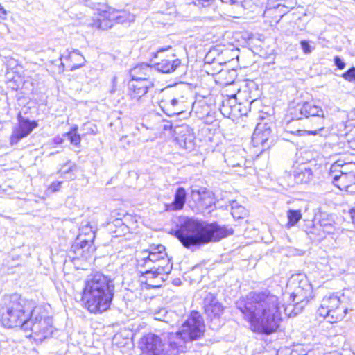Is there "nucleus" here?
I'll list each match as a JSON object with an SVG mask.
<instances>
[{
	"label": "nucleus",
	"instance_id": "nucleus-33",
	"mask_svg": "<svg viewBox=\"0 0 355 355\" xmlns=\"http://www.w3.org/2000/svg\"><path fill=\"white\" fill-rule=\"evenodd\" d=\"M223 3L234 6L236 7L243 6L245 0H220Z\"/></svg>",
	"mask_w": 355,
	"mask_h": 355
},
{
	"label": "nucleus",
	"instance_id": "nucleus-49",
	"mask_svg": "<svg viewBox=\"0 0 355 355\" xmlns=\"http://www.w3.org/2000/svg\"><path fill=\"white\" fill-rule=\"evenodd\" d=\"M63 57H64V55H62L60 57V60H62Z\"/></svg>",
	"mask_w": 355,
	"mask_h": 355
},
{
	"label": "nucleus",
	"instance_id": "nucleus-23",
	"mask_svg": "<svg viewBox=\"0 0 355 355\" xmlns=\"http://www.w3.org/2000/svg\"><path fill=\"white\" fill-rule=\"evenodd\" d=\"M145 254L147 252H144ZM165 247L163 245H157L155 247H150L147 259L155 264H166L169 263V260L166 257Z\"/></svg>",
	"mask_w": 355,
	"mask_h": 355
},
{
	"label": "nucleus",
	"instance_id": "nucleus-7",
	"mask_svg": "<svg viewBox=\"0 0 355 355\" xmlns=\"http://www.w3.org/2000/svg\"><path fill=\"white\" fill-rule=\"evenodd\" d=\"M134 20L135 15L130 12L109 8L99 12L98 17L94 19L91 25L98 29L107 30L111 28L114 23L123 24Z\"/></svg>",
	"mask_w": 355,
	"mask_h": 355
},
{
	"label": "nucleus",
	"instance_id": "nucleus-47",
	"mask_svg": "<svg viewBox=\"0 0 355 355\" xmlns=\"http://www.w3.org/2000/svg\"><path fill=\"white\" fill-rule=\"evenodd\" d=\"M60 65L62 67V68L64 67V64L62 63V62H60Z\"/></svg>",
	"mask_w": 355,
	"mask_h": 355
},
{
	"label": "nucleus",
	"instance_id": "nucleus-40",
	"mask_svg": "<svg viewBox=\"0 0 355 355\" xmlns=\"http://www.w3.org/2000/svg\"><path fill=\"white\" fill-rule=\"evenodd\" d=\"M220 112L223 115L230 114V112H228V107L225 105L224 102L223 103L222 107L220 108Z\"/></svg>",
	"mask_w": 355,
	"mask_h": 355
},
{
	"label": "nucleus",
	"instance_id": "nucleus-13",
	"mask_svg": "<svg viewBox=\"0 0 355 355\" xmlns=\"http://www.w3.org/2000/svg\"><path fill=\"white\" fill-rule=\"evenodd\" d=\"M17 120L18 125L14 129L10 137V143L12 144H17L22 138L27 137L37 126L36 121H31L25 119L20 113L17 116Z\"/></svg>",
	"mask_w": 355,
	"mask_h": 355
},
{
	"label": "nucleus",
	"instance_id": "nucleus-24",
	"mask_svg": "<svg viewBox=\"0 0 355 355\" xmlns=\"http://www.w3.org/2000/svg\"><path fill=\"white\" fill-rule=\"evenodd\" d=\"M293 175L297 183H309L313 178L312 169L305 164L299 165L295 170Z\"/></svg>",
	"mask_w": 355,
	"mask_h": 355
},
{
	"label": "nucleus",
	"instance_id": "nucleus-19",
	"mask_svg": "<svg viewBox=\"0 0 355 355\" xmlns=\"http://www.w3.org/2000/svg\"><path fill=\"white\" fill-rule=\"evenodd\" d=\"M94 251V247L92 245V240L83 239L80 241V243L76 242L72 245L70 253L74 254L75 257L73 258L87 259Z\"/></svg>",
	"mask_w": 355,
	"mask_h": 355
},
{
	"label": "nucleus",
	"instance_id": "nucleus-12",
	"mask_svg": "<svg viewBox=\"0 0 355 355\" xmlns=\"http://www.w3.org/2000/svg\"><path fill=\"white\" fill-rule=\"evenodd\" d=\"M141 349L148 355H165L162 339L155 334H148L141 339Z\"/></svg>",
	"mask_w": 355,
	"mask_h": 355
},
{
	"label": "nucleus",
	"instance_id": "nucleus-10",
	"mask_svg": "<svg viewBox=\"0 0 355 355\" xmlns=\"http://www.w3.org/2000/svg\"><path fill=\"white\" fill-rule=\"evenodd\" d=\"M271 125L266 123H259L256 126L252 136L254 146H261L263 150L269 148L273 142L272 139Z\"/></svg>",
	"mask_w": 355,
	"mask_h": 355
},
{
	"label": "nucleus",
	"instance_id": "nucleus-4",
	"mask_svg": "<svg viewBox=\"0 0 355 355\" xmlns=\"http://www.w3.org/2000/svg\"><path fill=\"white\" fill-rule=\"evenodd\" d=\"M114 279L102 272L89 274L85 280L81 300L89 312L99 314L108 310L114 295Z\"/></svg>",
	"mask_w": 355,
	"mask_h": 355
},
{
	"label": "nucleus",
	"instance_id": "nucleus-34",
	"mask_svg": "<svg viewBox=\"0 0 355 355\" xmlns=\"http://www.w3.org/2000/svg\"><path fill=\"white\" fill-rule=\"evenodd\" d=\"M214 0H193V3L198 6L207 7L210 6Z\"/></svg>",
	"mask_w": 355,
	"mask_h": 355
},
{
	"label": "nucleus",
	"instance_id": "nucleus-22",
	"mask_svg": "<svg viewBox=\"0 0 355 355\" xmlns=\"http://www.w3.org/2000/svg\"><path fill=\"white\" fill-rule=\"evenodd\" d=\"M187 193L184 187L177 189L174 200L172 202L165 205V210L167 211H175L183 209L186 202Z\"/></svg>",
	"mask_w": 355,
	"mask_h": 355
},
{
	"label": "nucleus",
	"instance_id": "nucleus-35",
	"mask_svg": "<svg viewBox=\"0 0 355 355\" xmlns=\"http://www.w3.org/2000/svg\"><path fill=\"white\" fill-rule=\"evenodd\" d=\"M62 184V182H61V181L53 182L50 185L49 189H51L53 192L58 191L60 190Z\"/></svg>",
	"mask_w": 355,
	"mask_h": 355
},
{
	"label": "nucleus",
	"instance_id": "nucleus-3",
	"mask_svg": "<svg viewBox=\"0 0 355 355\" xmlns=\"http://www.w3.org/2000/svg\"><path fill=\"white\" fill-rule=\"evenodd\" d=\"M233 230L217 223H207L204 221L184 218L174 236L187 248L216 242L232 234Z\"/></svg>",
	"mask_w": 355,
	"mask_h": 355
},
{
	"label": "nucleus",
	"instance_id": "nucleus-27",
	"mask_svg": "<svg viewBox=\"0 0 355 355\" xmlns=\"http://www.w3.org/2000/svg\"><path fill=\"white\" fill-rule=\"evenodd\" d=\"M287 218L288 222L287 226L291 227L295 225L302 218V213L300 210L288 209L287 211Z\"/></svg>",
	"mask_w": 355,
	"mask_h": 355
},
{
	"label": "nucleus",
	"instance_id": "nucleus-14",
	"mask_svg": "<svg viewBox=\"0 0 355 355\" xmlns=\"http://www.w3.org/2000/svg\"><path fill=\"white\" fill-rule=\"evenodd\" d=\"M204 309L211 322L220 324L219 317L223 313V307L212 293H207L204 298Z\"/></svg>",
	"mask_w": 355,
	"mask_h": 355
},
{
	"label": "nucleus",
	"instance_id": "nucleus-15",
	"mask_svg": "<svg viewBox=\"0 0 355 355\" xmlns=\"http://www.w3.org/2000/svg\"><path fill=\"white\" fill-rule=\"evenodd\" d=\"M175 138L180 147L188 150L194 148L195 136L192 129L187 125L176 127L174 130Z\"/></svg>",
	"mask_w": 355,
	"mask_h": 355
},
{
	"label": "nucleus",
	"instance_id": "nucleus-9",
	"mask_svg": "<svg viewBox=\"0 0 355 355\" xmlns=\"http://www.w3.org/2000/svg\"><path fill=\"white\" fill-rule=\"evenodd\" d=\"M137 268L139 272L146 275V278H157L159 275H166L172 270V264H155L146 257L137 260Z\"/></svg>",
	"mask_w": 355,
	"mask_h": 355
},
{
	"label": "nucleus",
	"instance_id": "nucleus-5",
	"mask_svg": "<svg viewBox=\"0 0 355 355\" xmlns=\"http://www.w3.org/2000/svg\"><path fill=\"white\" fill-rule=\"evenodd\" d=\"M205 330V326L202 316L197 311L191 312L179 331L162 334L164 338L168 340V352L172 355L184 352L187 350V343L200 338L203 336Z\"/></svg>",
	"mask_w": 355,
	"mask_h": 355
},
{
	"label": "nucleus",
	"instance_id": "nucleus-50",
	"mask_svg": "<svg viewBox=\"0 0 355 355\" xmlns=\"http://www.w3.org/2000/svg\"><path fill=\"white\" fill-rule=\"evenodd\" d=\"M54 154H55V153H51L49 154V155H53Z\"/></svg>",
	"mask_w": 355,
	"mask_h": 355
},
{
	"label": "nucleus",
	"instance_id": "nucleus-20",
	"mask_svg": "<svg viewBox=\"0 0 355 355\" xmlns=\"http://www.w3.org/2000/svg\"><path fill=\"white\" fill-rule=\"evenodd\" d=\"M161 107L164 112L168 116L178 115L185 111L186 102L183 96L174 98L168 102H162Z\"/></svg>",
	"mask_w": 355,
	"mask_h": 355
},
{
	"label": "nucleus",
	"instance_id": "nucleus-1",
	"mask_svg": "<svg viewBox=\"0 0 355 355\" xmlns=\"http://www.w3.org/2000/svg\"><path fill=\"white\" fill-rule=\"evenodd\" d=\"M0 322L7 328L20 327L31 331L36 342H42L53 333L52 318L35 300L14 293L3 297L0 307Z\"/></svg>",
	"mask_w": 355,
	"mask_h": 355
},
{
	"label": "nucleus",
	"instance_id": "nucleus-42",
	"mask_svg": "<svg viewBox=\"0 0 355 355\" xmlns=\"http://www.w3.org/2000/svg\"><path fill=\"white\" fill-rule=\"evenodd\" d=\"M349 214L352 220L353 223L355 224V209H351Z\"/></svg>",
	"mask_w": 355,
	"mask_h": 355
},
{
	"label": "nucleus",
	"instance_id": "nucleus-36",
	"mask_svg": "<svg viewBox=\"0 0 355 355\" xmlns=\"http://www.w3.org/2000/svg\"><path fill=\"white\" fill-rule=\"evenodd\" d=\"M334 63L339 69H343L345 67V62L338 56L334 58Z\"/></svg>",
	"mask_w": 355,
	"mask_h": 355
},
{
	"label": "nucleus",
	"instance_id": "nucleus-18",
	"mask_svg": "<svg viewBox=\"0 0 355 355\" xmlns=\"http://www.w3.org/2000/svg\"><path fill=\"white\" fill-rule=\"evenodd\" d=\"M153 65L146 63L137 64L130 71L132 81L149 82L148 80L153 75Z\"/></svg>",
	"mask_w": 355,
	"mask_h": 355
},
{
	"label": "nucleus",
	"instance_id": "nucleus-17",
	"mask_svg": "<svg viewBox=\"0 0 355 355\" xmlns=\"http://www.w3.org/2000/svg\"><path fill=\"white\" fill-rule=\"evenodd\" d=\"M338 165H332L329 173V177L331 179L332 184L338 187L340 190L347 189L349 185L350 180L349 178H352V175L347 173H344L341 171H337Z\"/></svg>",
	"mask_w": 355,
	"mask_h": 355
},
{
	"label": "nucleus",
	"instance_id": "nucleus-6",
	"mask_svg": "<svg viewBox=\"0 0 355 355\" xmlns=\"http://www.w3.org/2000/svg\"><path fill=\"white\" fill-rule=\"evenodd\" d=\"M292 120H301L307 119L311 123V126L315 129L313 130H297L295 135H320L325 136L327 131L324 130V112L320 106L315 105L311 102L298 103L295 107L290 110Z\"/></svg>",
	"mask_w": 355,
	"mask_h": 355
},
{
	"label": "nucleus",
	"instance_id": "nucleus-21",
	"mask_svg": "<svg viewBox=\"0 0 355 355\" xmlns=\"http://www.w3.org/2000/svg\"><path fill=\"white\" fill-rule=\"evenodd\" d=\"M150 82L132 81L129 83V94L132 99L137 101L146 98Z\"/></svg>",
	"mask_w": 355,
	"mask_h": 355
},
{
	"label": "nucleus",
	"instance_id": "nucleus-38",
	"mask_svg": "<svg viewBox=\"0 0 355 355\" xmlns=\"http://www.w3.org/2000/svg\"><path fill=\"white\" fill-rule=\"evenodd\" d=\"M191 195H192L193 198H194L196 200H202L201 193L199 190H192Z\"/></svg>",
	"mask_w": 355,
	"mask_h": 355
},
{
	"label": "nucleus",
	"instance_id": "nucleus-11",
	"mask_svg": "<svg viewBox=\"0 0 355 355\" xmlns=\"http://www.w3.org/2000/svg\"><path fill=\"white\" fill-rule=\"evenodd\" d=\"M313 290L311 286L306 281H300L298 286L290 295L291 300L296 304L297 311H301L312 298Z\"/></svg>",
	"mask_w": 355,
	"mask_h": 355
},
{
	"label": "nucleus",
	"instance_id": "nucleus-16",
	"mask_svg": "<svg viewBox=\"0 0 355 355\" xmlns=\"http://www.w3.org/2000/svg\"><path fill=\"white\" fill-rule=\"evenodd\" d=\"M181 65V60L174 54L167 56L159 62H155L153 65L154 71H158L163 73H171L176 71Z\"/></svg>",
	"mask_w": 355,
	"mask_h": 355
},
{
	"label": "nucleus",
	"instance_id": "nucleus-25",
	"mask_svg": "<svg viewBox=\"0 0 355 355\" xmlns=\"http://www.w3.org/2000/svg\"><path fill=\"white\" fill-rule=\"evenodd\" d=\"M65 58L71 61L77 62V63L69 66L70 67L69 70L71 71L83 67L85 61V58L80 53L78 50H73L69 52Z\"/></svg>",
	"mask_w": 355,
	"mask_h": 355
},
{
	"label": "nucleus",
	"instance_id": "nucleus-30",
	"mask_svg": "<svg viewBox=\"0 0 355 355\" xmlns=\"http://www.w3.org/2000/svg\"><path fill=\"white\" fill-rule=\"evenodd\" d=\"M284 313L288 318L294 317L297 315L301 311H297V309H296V304L293 303V304H288L284 306Z\"/></svg>",
	"mask_w": 355,
	"mask_h": 355
},
{
	"label": "nucleus",
	"instance_id": "nucleus-41",
	"mask_svg": "<svg viewBox=\"0 0 355 355\" xmlns=\"http://www.w3.org/2000/svg\"><path fill=\"white\" fill-rule=\"evenodd\" d=\"M162 312L166 313V311H165L164 309H162V310L161 311H159V313H155V318L156 320H163V321H164V320H165V318H164L161 317V315H160V314L162 313Z\"/></svg>",
	"mask_w": 355,
	"mask_h": 355
},
{
	"label": "nucleus",
	"instance_id": "nucleus-43",
	"mask_svg": "<svg viewBox=\"0 0 355 355\" xmlns=\"http://www.w3.org/2000/svg\"><path fill=\"white\" fill-rule=\"evenodd\" d=\"M73 170V166H71L69 167L67 170L63 171V173L65 174V173H69L70 171H71Z\"/></svg>",
	"mask_w": 355,
	"mask_h": 355
},
{
	"label": "nucleus",
	"instance_id": "nucleus-39",
	"mask_svg": "<svg viewBox=\"0 0 355 355\" xmlns=\"http://www.w3.org/2000/svg\"><path fill=\"white\" fill-rule=\"evenodd\" d=\"M112 89H110V92L111 94H113L116 92V78L115 76L112 78Z\"/></svg>",
	"mask_w": 355,
	"mask_h": 355
},
{
	"label": "nucleus",
	"instance_id": "nucleus-32",
	"mask_svg": "<svg viewBox=\"0 0 355 355\" xmlns=\"http://www.w3.org/2000/svg\"><path fill=\"white\" fill-rule=\"evenodd\" d=\"M300 45L304 54H309L311 53L313 48L310 46L309 41L302 40L300 42Z\"/></svg>",
	"mask_w": 355,
	"mask_h": 355
},
{
	"label": "nucleus",
	"instance_id": "nucleus-2",
	"mask_svg": "<svg viewBox=\"0 0 355 355\" xmlns=\"http://www.w3.org/2000/svg\"><path fill=\"white\" fill-rule=\"evenodd\" d=\"M281 300L268 290L250 292L237 307L250 322L254 332L270 334L279 327L282 320Z\"/></svg>",
	"mask_w": 355,
	"mask_h": 355
},
{
	"label": "nucleus",
	"instance_id": "nucleus-37",
	"mask_svg": "<svg viewBox=\"0 0 355 355\" xmlns=\"http://www.w3.org/2000/svg\"><path fill=\"white\" fill-rule=\"evenodd\" d=\"M171 48V46H167L166 47L159 48V49H157L156 51V52L153 53V58H157L161 53L164 52V51L170 49Z\"/></svg>",
	"mask_w": 355,
	"mask_h": 355
},
{
	"label": "nucleus",
	"instance_id": "nucleus-26",
	"mask_svg": "<svg viewBox=\"0 0 355 355\" xmlns=\"http://www.w3.org/2000/svg\"><path fill=\"white\" fill-rule=\"evenodd\" d=\"M320 227L322 228L323 234H333L335 230V222L332 218L329 216L322 217L319 220Z\"/></svg>",
	"mask_w": 355,
	"mask_h": 355
},
{
	"label": "nucleus",
	"instance_id": "nucleus-29",
	"mask_svg": "<svg viewBox=\"0 0 355 355\" xmlns=\"http://www.w3.org/2000/svg\"><path fill=\"white\" fill-rule=\"evenodd\" d=\"M232 215L234 218H241L246 215V210L244 207L239 205L237 202L234 201L231 205Z\"/></svg>",
	"mask_w": 355,
	"mask_h": 355
},
{
	"label": "nucleus",
	"instance_id": "nucleus-46",
	"mask_svg": "<svg viewBox=\"0 0 355 355\" xmlns=\"http://www.w3.org/2000/svg\"><path fill=\"white\" fill-rule=\"evenodd\" d=\"M324 237H325V236L324 234H319V237H318V239H323Z\"/></svg>",
	"mask_w": 355,
	"mask_h": 355
},
{
	"label": "nucleus",
	"instance_id": "nucleus-28",
	"mask_svg": "<svg viewBox=\"0 0 355 355\" xmlns=\"http://www.w3.org/2000/svg\"><path fill=\"white\" fill-rule=\"evenodd\" d=\"M77 125H74L71 128V130L64 135L70 140L71 144L78 146L80 144L81 137L78 134H77Z\"/></svg>",
	"mask_w": 355,
	"mask_h": 355
},
{
	"label": "nucleus",
	"instance_id": "nucleus-44",
	"mask_svg": "<svg viewBox=\"0 0 355 355\" xmlns=\"http://www.w3.org/2000/svg\"><path fill=\"white\" fill-rule=\"evenodd\" d=\"M173 284L175 285H179L180 284V279H176L173 281Z\"/></svg>",
	"mask_w": 355,
	"mask_h": 355
},
{
	"label": "nucleus",
	"instance_id": "nucleus-31",
	"mask_svg": "<svg viewBox=\"0 0 355 355\" xmlns=\"http://www.w3.org/2000/svg\"><path fill=\"white\" fill-rule=\"evenodd\" d=\"M345 80L352 82L355 80V67H351L342 76Z\"/></svg>",
	"mask_w": 355,
	"mask_h": 355
},
{
	"label": "nucleus",
	"instance_id": "nucleus-8",
	"mask_svg": "<svg viewBox=\"0 0 355 355\" xmlns=\"http://www.w3.org/2000/svg\"><path fill=\"white\" fill-rule=\"evenodd\" d=\"M347 313V308L340 306V297L334 294L324 297L317 311L318 315L326 318L330 323L341 320Z\"/></svg>",
	"mask_w": 355,
	"mask_h": 355
},
{
	"label": "nucleus",
	"instance_id": "nucleus-45",
	"mask_svg": "<svg viewBox=\"0 0 355 355\" xmlns=\"http://www.w3.org/2000/svg\"><path fill=\"white\" fill-rule=\"evenodd\" d=\"M55 143H57V144H61V143L62 142V139H60V138H55Z\"/></svg>",
	"mask_w": 355,
	"mask_h": 355
},
{
	"label": "nucleus",
	"instance_id": "nucleus-48",
	"mask_svg": "<svg viewBox=\"0 0 355 355\" xmlns=\"http://www.w3.org/2000/svg\"><path fill=\"white\" fill-rule=\"evenodd\" d=\"M167 128H168V125H164V129H165V130H166V129H167Z\"/></svg>",
	"mask_w": 355,
	"mask_h": 355
}]
</instances>
